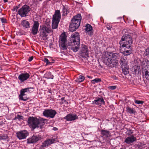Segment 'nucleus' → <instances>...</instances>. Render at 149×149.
I'll return each instance as SVG.
<instances>
[{"label":"nucleus","instance_id":"nucleus-26","mask_svg":"<svg viewBox=\"0 0 149 149\" xmlns=\"http://www.w3.org/2000/svg\"><path fill=\"white\" fill-rule=\"evenodd\" d=\"M70 12V8L67 6L63 5L62 12L63 13L62 15L65 16Z\"/></svg>","mask_w":149,"mask_h":149},{"label":"nucleus","instance_id":"nucleus-57","mask_svg":"<svg viewBox=\"0 0 149 149\" xmlns=\"http://www.w3.org/2000/svg\"><path fill=\"white\" fill-rule=\"evenodd\" d=\"M31 89H29V90L30 91H29L28 92H29V93H30L31 92V91H32L31 90Z\"/></svg>","mask_w":149,"mask_h":149},{"label":"nucleus","instance_id":"nucleus-37","mask_svg":"<svg viewBox=\"0 0 149 149\" xmlns=\"http://www.w3.org/2000/svg\"><path fill=\"white\" fill-rule=\"evenodd\" d=\"M127 130L126 132V134L128 135H131L133 133V131L130 129V128H127Z\"/></svg>","mask_w":149,"mask_h":149},{"label":"nucleus","instance_id":"nucleus-5","mask_svg":"<svg viewBox=\"0 0 149 149\" xmlns=\"http://www.w3.org/2000/svg\"><path fill=\"white\" fill-rule=\"evenodd\" d=\"M81 17L80 14H78L73 17L71 21V23L69 26V30L70 31L73 32L76 30L79 26L80 24Z\"/></svg>","mask_w":149,"mask_h":149},{"label":"nucleus","instance_id":"nucleus-35","mask_svg":"<svg viewBox=\"0 0 149 149\" xmlns=\"http://www.w3.org/2000/svg\"><path fill=\"white\" fill-rule=\"evenodd\" d=\"M46 63V65H52V62H51V60L47 58H45L43 60Z\"/></svg>","mask_w":149,"mask_h":149},{"label":"nucleus","instance_id":"nucleus-54","mask_svg":"<svg viewBox=\"0 0 149 149\" xmlns=\"http://www.w3.org/2000/svg\"><path fill=\"white\" fill-rule=\"evenodd\" d=\"M3 1L5 3L7 2L8 1V0H3Z\"/></svg>","mask_w":149,"mask_h":149},{"label":"nucleus","instance_id":"nucleus-28","mask_svg":"<svg viewBox=\"0 0 149 149\" xmlns=\"http://www.w3.org/2000/svg\"><path fill=\"white\" fill-rule=\"evenodd\" d=\"M126 112L130 114H135L136 112L135 109L133 108H131L129 106H127L126 108Z\"/></svg>","mask_w":149,"mask_h":149},{"label":"nucleus","instance_id":"nucleus-44","mask_svg":"<svg viewBox=\"0 0 149 149\" xmlns=\"http://www.w3.org/2000/svg\"><path fill=\"white\" fill-rule=\"evenodd\" d=\"M18 8L19 7L17 6H16L14 7L13 9V10L14 11L16 10V11H17V10Z\"/></svg>","mask_w":149,"mask_h":149},{"label":"nucleus","instance_id":"nucleus-30","mask_svg":"<svg viewBox=\"0 0 149 149\" xmlns=\"http://www.w3.org/2000/svg\"><path fill=\"white\" fill-rule=\"evenodd\" d=\"M17 113H15V116L14 118L13 119V120H18L19 121H20L21 120H23L24 117L19 114L16 115Z\"/></svg>","mask_w":149,"mask_h":149},{"label":"nucleus","instance_id":"nucleus-51","mask_svg":"<svg viewBox=\"0 0 149 149\" xmlns=\"http://www.w3.org/2000/svg\"><path fill=\"white\" fill-rule=\"evenodd\" d=\"M49 60H51V62H52V64L54 63V60H52L50 58V59Z\"/></svg>","mask_w":149,"mask_h":149},{"label":"nucleus","instance_id":"nucleus-21","mask_svg":"<svg viewBox=\"0 0 149 149\" xmlns=\"http://www.w3.org/2000/svg\"><path fill=\"white\" fill-rule=\"evenodd\" d=\"M30 76V74L27 72L22 73L19 75L18 78L20 81L21 83H22L26 80Z\"/></svg>","mask_w":149,"mask_h":149},{"label":"nucleus","instance_id":"nucleus-23","mask_svg":"<svg viewBox=\"0 0 149 149\" xmlns=\"http://www.w3.org/2000/svg\"><path fill=\"white\" fill-rule=\"evenodd\" d=\"M86 33H88V34L91 36L93 34V30L92 26L89 24H87L86 26Z\"/></svg>","mask_w":149,"mask_h":149},{"label":"nucleus","instance_id":"nucleus-40","mask_svg":"<svg viewBox=\"0 0 149 149\" xmlns=\"http://www.w3.org/2000/svg\"><path fill=\"white\" fill-rule=\"evenodd\" d=\"M117 88L116 86H109L108 87V88L109 89L114 90H115Z\"/></svg>","mask_w":149,"mask_h":149},{"label":"nucleus","instance_id":"nucleus-22","mask_svg":"<svg viewBox=\"0 0 149 149\" xmlns=\"http://www.w3.org/2000/svg\"><path fill=\"white\" fill-rule=\"evenodd\" d=\"M136 139L133 135H131L130 136L127 137L125 140V142L129 144L132 143L136 141Z\"/></svg>","mask_w":149,"mask_h":149},{"label":"nucleus","instance_id":"nucleus-15","mask_svg":"<svg viewBox=\"0 0 149 149\" xmlns=\"http://www.w3.org/2000/svg\"><path fill=\"white\" fill-rule=\"evenodd\" d=\"M41 139V136L39 134L33 135L27 139V144L34 143Z\"/></svg>","mask_w":149,"mask_h":149},{"label":"nucleus","instance_id":"nucleus-43","mask_svg":"<svg viewBox=\"0 0 149 149\" xmlns=\"http://www.w3.org/2000/svg\"><path fill=\"white\" fill-rule=\"evenodd\" d=\"M33 58V56H31L29 57L28 61H31Z\"/></svg>","mask_w":149,"mask_h":149},{"label":"nucleus","instance_id":"nucleus-42","mask_svg":"<svg viewBox=\"0 0 149 149\" xmlns=\"http://www.w3.org/2000/svg\"><path fill=\"white\" fill-rule=\"evenodd\" d=\"M1 20L2 23H6V19L3 18H0Z\"/></svg>","mask_w":149,"mask_h":149},{"label":"nucleus","instance_id":"nucleus-13","mask_svg":"<svg viewBox=\"0 0 149 149\" xmlns=\"http://www.w3.org/2000/svg\"><path fill=\"white\" fill-rule=\"evenodd\" d=\"M92 104L100 106L105 105V102L104 97L100 95L95 97V100L92 102Z\"/></svg>","mask_w":149,"mask_h":149},{"label":"nucleus","instance_id":"nucleus-53","mask_svg":"<svg viewBox=\"0 0 149 149\" xmlns=\"http://www.w3.org/2000/svg\"><path fill=\"white\" fill-rule=\"evenodd\" d=\"M116 66H114V65H113V66H109V67H111V68H113V67H115L116 68Z\"/></svg>","mask_w":149,"mask_h":149},{"label":"nucleus","instance_id":"nucleus-49","mask_svg":"<svg viewBox=\"0 0 149 149\" xmlns=\"http://www.w3.org/2000/svg\"><path fill=\"white\" fill-rule=\"evenodd\" d=\"M65 97H62L61 99H59V100H61L62 101H63L64 100H65Z\"/></svg>","mask_w":149,"mask_h":149},{"label":"nucleus","instance_id":"nucleus-9","mask_svg":"<svg viewBox=\"0 0 149 149\" xmlns=\"http://www.w3.org/2000/svg\"><path fill=\"white\" fill-rule=\"evenodd\" d=\"M34 87H28L22 89L20 91V94L19 95V100L21 101H26L29 99L26 93L29 91V89H34Z\"/></svg>","mask_w":149,"mask_h":149},{"label":"nucleus","instance_id":"nucleus-25","mask_svg":"<svg viewBox=\"0 0 149 149\" xmlns=\"http://www.w3.org/2000/svg\"><path fill=\"white\" fill-rule=\"evenodd\" d=\"M72 38L70 40V42H69V46H70V47H76L77 45V40L76 38Z\"/></svg>","mask_w":149,"mask_h":149},{"label":"nucleus","instance_id":"nucleus-55","mask_svg":"<svg viewBox=\"0 0 149 149\" xmlns=\"http://www.w3.org/2000/svg\"><path fill=\"white\" fill-rule=\"evenodd\" d=\"M87 77L89 78H92V77L90 76H87Z\"/></svg>","mask_w":149,"mask_h":149},{"label":"nucleus","instance_id":"nucleus-24","mask_svg":"<svg viewBox=\"0 0 149 149\" xmlns=\"http://www.w3.org/2000/svg\"><path fill=\"white\" fill-rule=\"evenodd\" d=\"M21 24L25 28L29 29L30 27L29 22L26 20L22 21L21 23Z\"/></svg>","mask_w":149,"mask_h":149},{"label":"nucleus","instance_id":"nucleus-41","mask_svg":"<svg viewBox=\"0 0 149 149\" xmlns=\"http://www.w3.org/2000/svg\"><path fill=\"white\" fill-rule=\"evenodd\" d=\"M111 77L114 80H118V77H116V75H111Z\"/></svg>","mask_w":149,"mask_h":149},{"label":"nucleus","instance_id":"nucleus-20","mask_svg":"<svg viewBox=\"0 0 149 149\" xmlns=\"http://www.w3.org/2000/svg\"><path fill=\"white\" fill-rule=\"evenodd\" d=\"M63 119L66 120L67 121H74L78 119L77 115L70 113L68 114L65 116L63 117Z\"/></svg>","mask_w":149,"mask_h":149},{"label":"nucleus","instance_id":"nucleus-50","mask_svg":"<svg viewBox=\"0 0 149 149\" xmlns=\"http://www.w3.org/2000/svg\"><path fill=\"white\" fill-rule=\"evenodd\" d=\"M48 92L51 94L52 93V91L51 89H49L48 90Z\"/></svg>","mask_w":149,"mask_h":149},{"label":"nucleus","instance_id":"nucleus-8","mask_svg":"<svg viewBox=\"0 0 149 149\" xmlns=\"http://www.w3.org/2000/svg\"><path fill=\"white\" fill-rule=\"evenodd\" d=\"M66 37L67 36L65 32L63 33L60 36L59 45L60 48L63 50H66L67 49Z\"/></svg>","mask_w":149,"mask_h":149},{"label":"nucleus","instance_id":"nucleus-52","mask_svg":"<svg viewBox=\"0 0 149 149\" xmlns=\"http://www.w3.org/2000/svg\"><path fill=\"white\" fill-rule=\"evenodd\" d=\"M100 66L99 68H101V69H102V68H103L104 67H103L104 66H101V65H100V66Z\"/></svg>","mask_w":149,"mask_h":149},{"label":"nucleus","instance_id":"nucleus-31","mask_svg":"<svg viewBox=\"0 0 149 149\" xmlns=\"http://www.w3.org/2000/svg\"><path fill=\"white\" fill-rule=\"evenodd\" d=\"M44 75L45 78L47 79H53L54 77V76L52 74V73L50 72H46Z\"/></svg>","mask_w":149,"mask_h":149},{"label":"nucleus","instance_id":"nucleus-7","mask_svg":"<svg viewBox=\"0 0 149 149\" xmlns=\"http://www.w3.org/2000/svg\"><path fill=\"white\" fill-rule=\"evenodd\" d=\"M61 18V15L60 11L59 10H56L52 17V29H56L57 28Z\"/></svg>","mask_w":149,"mask_h":149},{"label":"nucleus","instance_id":"nucleus-32","mask_svg":"<svg viewBox=\"0 0 149 149\" xmlns=\"http://www.w3.org/2000/svg\"><path fill=\"white\" fill-rule=\"evenodd\" d=\"M120 64L122 65H127V59L121 58L120 59Z\"/></svg>","mask_w":149,"mask_h":149},{"label":"nucleus","instance_id":"nucleus-6","mask_svg":"<svg viewBox=\"0 0 149 149\" xmlns=\"http://www.w3.org/2000/svg\"><path fill=\"white\" fill-rule=\"evenodd\" d=\"M40 36L42 38L47 37L48 33L53 34V31L51 30L50 23H48L46 25L40 26Z\"/></svg>","mask_w":149,"mask_h":149},{"label":"nucleus","instance_id":"nucleus-61","mask_svg":"<svg viewBox=\"0 0 149 149\" xmlns=\"http://www.w3.org/2000/svg\"><path fill=\"white\" fill-rule=\"evenodd\" d=\"M0 83H1V82H0Z\"/></svg>","mask_w":149,"mask_h":149},{"label":"nucleus","instance_id":"nucleus-29","mask_svg":"<svg viewBox=\"0 0 149 149\" xmlns=\"http://www.w3.org/2000/svg\"><path fill=\"white\" fill-rule=\"evenodd\" d=\"M85 79V78L84 76L80 75L77 77L76 79L75 80V81L76 82L80 83L83 82Z\"/></svg>","mask_w":149,"mask_h":149},{"label":"nucleus","instance_id":"nucleus-38","mask_svg":"<svg viewBox=\"0 0 149 149\" xmlns=\"http://www.w3.org/2000/svg\"><path fill=\"white\" fill-rule=\"evenodd\" d=\"M143 65H149V61L146 59L144 60L142 62Z\"/></svg>","mask_w":149,"mask_h":149},{"label":"nucleus","instance_id":"nucleus-12","mask_svg":"<svg viewBox=\"0 0 149 149\" xmlns=\"http://www.w3.org/2000/svg\"><path fill=\"white\" fill-rule=\"evenodd\" d=\"M71 38H76L77 40V43H76V44L77 45H76V47H70L73 51L76 52L78 51L79 46L80 39L79 33L77 32H75L72 35Z\"/></svg>","mask_w":149,"mask_h":149},{"label":"nucleus","instance_id":"nucleus-27","mask_svg":"<svg viewBox=\"0 0 149 149\" xmlns=\"http://www.w3.org/2000/svg\"><path fill=\"white\" fill-rule=\"evenodd\" d=\"M122 69L123 73L125 75H126L129 73V66H121Z\"/></svg>","mask_w":149,"mask_h":149},{"label":"nucleus","instance_id":"nucleus-59","mask_svg":"<svg viewBox=\"0 0 149 149\" xmlns=\"http://www.w3.org/2000/svg\"><path fill=\"white\" fill-rule=\"evenodd\" d=\"M36 1L37 2H39V1H38V0H36Z\"/></svg>","mask_w":149,"mask_h":149},{"label":"nucleus","instance_id":"nucleus-4","mask_svg":"<svg viewBox=\"0 0 149 149\" xmlns=\"http://www.w3.org/2000/svg\"><path fill=\"white\" fill-rule=\"evenodd\" d=\"M142 66L141 67L140 66H132L131 70L134 74H138L140 73L141 71L142 73L145 74L146 79L149 80V66L147 67L146 66L143 67Z\"/></svg>","mask_w":149,"mask_h":149},{"label":"nucleus","instance_id":"nucleus-46","mask_svg":"<svg viewBox=\"0 0 149 149\" xmlns=\"http://www.w3.org/2000/svg\"><path fill=\"white\" fill-rule=\"evenodd\" d=\"M107 28L108 30H111V29L112 28V27L109 26H107Z\"/></svg>","mask_w":149,"mask_h":149},{"label":"nucleus","instance_id":"nucleus-56","mask_svg":"<svg viewBox=\"0 0 149 149\" xmlns=\"http://www.w3.org/2000/svg\"><path fill=\"white\" fill-rule=\"evenodd\" d=\"M1 135L0 136V140H2V139H1Z\"/></svg>","mask_w":149,"mask_h":149},{"label":"nucleus","instance_id":"nucleus-19","mask_svg":"<svg viewBox=\"0 0 149 149\" xmlns=\"http://www.w3.org/2000/svg\"><path fill=\"white\" fill-rule=\"evenodd\" d=\"M55 139H48L43 142L40 146V149H44V148L54 143Z\"/></svg>","mask_w":149,"mask_h":149},{"label":"nucleus","instance_id":"nucleus-48","mask_svg":"<svg viewBox=\"0 0 149 149\" xmlns=\"http://www.w3.org/2000/svg\"><path fill=\"white\" fill-rule=\"evenodd\" d=\"M53 130L54 131H57L58 130V129L56 127H54L53 128Z\"/></svg>","mask_w":149,"mask_h":149},{"label":"nucleus","instance_id":"nucleus-3","mask_svg":"<svg viewBox=\"0 0 149 149\" xmlns=\"http://www.w3.org/2000/svg\"><path fill=\"white\" fill-rule=\"evenodd\" d=\"M107 54L108 56L104 58V63L107 65H109L110 64L116 65L118 63L117 59L119 58V54L108 52Z\"/></svg>","mask_w":149,"mask_h":149},{"label":"nucleus","instance_id":"nucleus-36","mask_svg":"<svg viewBox=\"0 0 149 149\" xmlns=\"http://www.w3.org/2000/svg\"><path fill=\"white\" fill-rule=\"evenodd\" d=\"M1 139L3 140H7V141L8 140V135L6 134H3L1 135Z\"/></svg>","mask_w":149,"mask_h":149},{"label":"nucleus","instance_id":"nucleus-2","mask_svg":"<svg viewBox=\"0 0 149 149\" xmlns=\"http://www.w3.org/2000/svg\"><path fill=\"white\" fill-rule=\"evenodd\" d=\"M45 120L46 119L42 118L39 119L36 117L29 116L28 119L27 123L29 127L34 130L36 128H39L40 124H44Z\"/></svg>","mask_w":149,"mask_h":149},{"label":"nucleus","instance_id":"nucleus-34","mask_svg":"<svg viewBox=\"0 0 149 149\" xmlns=\"http://www.w3.org/2000/svg\"><path fill=\"white\" fill-rule=\"evenodd\" d=\"M143 55L145 56H149V48L148 47L145 49Z\"/></svg>","mask_w":149,"mask_h":149},{"label":"nucleus","instance_id":"nucleus-33","mask_svg":"<svg viewBox=\"0 0 149 149\" xmlns=\"http://www.w3.org/2000/svg\"><path fill=\"white\" fill-rule=\"evenodd\" d=\"M101 80L100 78H95L91 81V83L93 84H95L96 83H98L101 82Z\"/></svg>","mask_w":149,"mask_h":149},{"label":"nucleus","instance_id":"nucleus-10","mask_svg":"<svg viewBox=\"0 0 149 149\" xmlns=\"http://www.w3.org/2000/svg\"><path fill=\"white\" fill-rule=\"evenodd\" d=\"M31 10L29 6L26 5L23 6L18 11V14L22 17L27 16Z\"/></svg>","mask_w":149,"mask_h":149},{"label":"nucleus","instance_id":"nucleus-14","mask_svg":"<svg viewBox=\"0 0 149 149\" xmlns=\"http://www.w3.org/2000/svg\"><path fill=\"white\" fill-rule=\"evenodd\" d=\"M56 113V111L52 109H45L43 113L44 116L51 118H54Z\"/></svg>","mask_w":149,"mask_h":149},{"label":"nucleus","instance_id":"nucleus-45","mask_svg":"<svg viewBox=\"0 0 149 149\" xmlns=\"http://www.w3.org/2000/svg\"><path fill=\"white\" fill-rule=\"evenodd\" d=\"M66 102L67 103H68L67 102L66 100H63V102H60V104H63L64 103H66Z\"/></svg>","mask_w":149,"mask_h":149},{"label":"nucleus","instance_id":"nucleus-18","mask_svg":"<svg viewBox=\"0 0 149 149\" xmlns=\"http://www.w3.org/2000/svg\"><path fill=\"white\" fill-rule=\"evenodd\" d=\"M39 23L38 21H33V25L31 29V33L32 35H35L37 34L38 31Z\"/></svg>","mask_w":149,"mask_h":149},{"label":"nucleus","instance_id":"nucleus-16","mask_svg":"<svg viewBox=\"0 0 149 149\" xmlns=\"http://www.w3.org/2000/svg\"><path fill=\"white\" fill-rule=\"evenodd\" d=\"M16 135L19 140L24 139L29 135V132L26 130H21L17 132Z\"/></svg>","mask_w":149,"mask_h":149},{"label":"nucleus","instance_id":"nucleus-39","mask_svg":"<svg viewBox=\"0 0 149 149\" xmlns=\"http://www.w3.org/2000/svg\"><path fill=\"white\" fill-rule=\"evenodd\" d=\"M134 102L135 103L137 104H142L144 103V102L143 101L138 100H135Z\"/></svg>","mask_w":149,"mask_h":149},{"label":"nucleus","instance_id":"nucleus-1","mask_svg":"<svg viewBox=\"0 0 149 149\" xmlns=\"http://www.w3.org/2000/svg\"><path fill=\"white\" fill-rule=\"evenodd\" d=\"M132 42V37L130 35L125 34L122 36L119 43L120 47L126 48L122 52L124 56H128L132 53L131 45Z\"/></svg>","mask_w":149,"mask_h":149},{"label":"nucleus","instance_id":"nucleus-60","mask_svg":"<svg viewBox=\"0 0 149 149\" xmlns=\"http://www.w3.org/2000/svg\"><path fill=\"white\" fill-rule=\"evenodd\" d=\"M58 96H59V97H61L60 95H59Z\"/></svg>","mask_w":149,"mask_h":149},{"label":"nucleus","instance_id":"nucleus-47","mask_svg":"<svg viewBox=\"0 0 149 149\" xmlns=\"http://www.w3.org/2000/svg\"><path fill=\"white\" fill-rule=\"evenodd\" d=\"M4 124V123L3 122V121L0 122V126H2Z\"/></svg>","mask_w":149,"mask_h":149},{"label":"nucleus","instance_id":"nucleus-17","mask_svg":"<svg viewBox=\"0 0 149 149\" xmlns=\"http://www.w3.org/2000/svg\"><path fill=\"white\" fill-rule=\"evenodd\" d=\"M100 132L101 136L105 140H108L111 136L110 132L107 130H105V128L99 130Z\"/></svg>","mask_w":149,"mask_h":149},{"label":"nucleus","instance_id":"nucleus-58","mask_svg":"<svg viewBox=\"0 0 149 149\" xmlns=\"http://www.w3.org/2000/svg\"><path fill=\"white\" fill-rule=\"evenodd\" d=\"M38 1H42V0H38Z\"/></svg>","mask_w":149,"mask_h":149},{"label":"nucleus","instance_id":"nucleus-11","mask_svg":"<svg viewBox=\"0 0 149 149\" xmlns=\"http://www.w3.org/2000/svg\"><path fill=\"white\" fill-rule=\"evenodd\" d=\"M79 53L81 57L87 58L89 57L88 47L86 45L82 44Z\"/></svg>","mask_w":149,"mask_h":149}]
</instances>
